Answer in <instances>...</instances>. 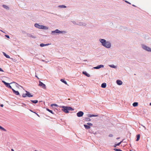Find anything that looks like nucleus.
<instances>
[{
  "instance_id": "40",
  "label": "nucleus",
  "mask_w": 151,
  "mask_h": 151,
  "mask_svg": "<svg viewBox=\"0 0 151 151\" xmlns=\"http://www.w3.org/2000/svg\"><path fill=\"white\" fill-rule=\"evenodd\" d=\"M26 93H25V95H26V97H27V96L28 97V94H27V91H26Z\"/></svg>"
},
{
  "instance_id": "51",
  "label": "nucleus",
  "mask_w": 151,
  "mask_h": 151,
  "mask_svg": "<svg viewBox=\"0 0 151 151\" xmlns=\"http://www.w3.org/2000/svg\"><path fill=\"white\" fill-rule=\"evenodd\" d=\"M12 151H14L13 149H11Z\"/></svg>"
},
{
  "instance_id": "49",
  "label": "nucleus",
  "mask_w": 151,
  "mask_h": 151,
  "mask_svg": "<svg viewBox=\"0 0 151 151\" xmlns=\"http://www.w3.org/2000/svg\"><path fill=\"white\" fill-rule=\"evenodd\" d=\"M117 145H116V144H115V145H114V147H116Z\"/></svg>"
},
{
  "instance_id": "33",
  "label": "nucleus",
  "mask_w": 151,
  "mask_h": 151,
  "mask_svg": "<svg viewBox=\"0 0 151 151\" xmlns=\"http://www.w3.org/2000/svg\"><path fill=\"white\" fill-rule=\"evenodd\" d=\"M71 22L73 23V24L77 25L78 23H77L76 21H72Z\"/></svg>"
},
{
  "instance_id": "14",
  "label": "nucleus",
  "mask_w": 151,
  "mask_h": 151,
  "mask_svg": "<svg viewBox=\"0 0 151 151\" xmlns=\"http://www.w3.org/2000/svg\"><path fill=\"white\" fill-rule=\"evenodd\" d=\"M2 82L7 87H8L9 86V84H10V83L6 82L5 81H2Z\"/></svg>"
},
{
  "instance_id": "50",
  "label": "nucleus",
  "mask_w": 151,
  "mask_h": 151,
  "mask_svg": "<svg viewBox=\"0 0 151 151\" xmlns=\"http://www.w3.org/2000/svg\"><path fill=\"white\" fill-rule=\"evenodd\" d=\"M119 138H120V137H117V138H116V139H119Z\"/></svg>"
},
{
  "instance_id": "59",
  "label": "nucleus",
  "mask_w": 151,
  "mask_h": 151,
  "mask_svg": "<svg viewBox=\"0 0 151 151\" xmlns=\"http://www.w3.org/2000/svg\"><path fill=\"white\" fill-rule=\"evenodd\" d=\"M68 100H70V99H68Z\"/></svg>"
},
{
  "instance_id": "20",
  "label": "nucleus",
  "mask_w": 151,
  "mask_h": 151,
  "mask_svg": "<svg viewBox=\"0 0 151 151\" xmlns=\"http://www.w3.org/2000/svg\"><path fill=\"white\" fill-rule=\"evenodd\" d=\"M67 33V32L66 31H61L59 30V33H62V34H65L66 33Z\"/></svg>"
},
{
  "instance_id": "5",
  "label": "nucleus",
  "mask_w": 151,
  "mask_h": 151,
  "mask_svg": "<svg viewBox=\"0 0 151 151\" xmlns=\"http://www.w3.org/2000/svg\"><path fill=\"white\" fill-rule=\"evenodd\" d=\"M26 34L27 35V36L32 37L33 39H35L36 38V37L35 36H34L33 35H34V34H30L28 33H26Z\"/></svg>"
},
{
  "instance_id": "56",
  "label": "nucleus",
  "mask_w": 151,
  "mask_h": 151,
  "mask_svg": "<svg viewBox=\"0 0 151 151\" xmlns=\"http://www.w3.org/2000/svg\"><path fill=\"white\" fill-rule=\"evenodd\" d=\"M150 106H151V102L150 103Z\"/></svg>"
},
{
  "instance_id": "2",
  "label": "nucleus",
  "mask_w": 151,
  "mask_h": 151,
  "mask_svg": "<svg viewBox=\"0 0 151 151\" xmlns=\"http://www.w3.org/2000/svg\"><path fill=\"white\" fill-rule=\"evenodd\" d=\"M60 107L63 108L62 110L65 113H68L69 111H73L74 110L73 108L70 107L62 106H60Z\"/></svg>"
},
{
  "instance_id": "47",
  "label": "nucleus",
  "mask_w": 151,
  "mask_h": 151,
  "mask_svg": "<svg viewBox=\"0 0 151 151\" xmlns=\"http://www.w3.org/2000/svg\"><path fill=\"white\" fill-rule=\"evenodd\" d=\"M34 113L36 114L38 116H39V115L38 114H37V113H36L35 112H34Z\"/></svg>"
},
{
  "instance_id": "34",
  "label": "nucleus",
  "mask_w": 151,
  "mask_h": 151,
  "mask_svg": "<svg viewBox=\"0 0 151 151\" xmlns=\"http://www.w3.org/2000/svg\"><path fill=\"white\" fill-rule=\"evenodd\" d=\"M45 44L43 43H41L40 44V46L41 47H43L45 46Z\"/></svg>"
},
{
  "instance_id": "61",
  "label": "nucleus",
  "mask_w": 151,
  "mask_h": 151,
  "mask_svg": "<svg viewBox=\"0 0 151 151\" xmlns=\"http://www.w3.org/2000/svg\"><path fill=\"white\" fill-rule=\"evenodd\" d=\"M16 84H17V85H19L17 83H16Z\"/></svg>"
},
{
  "instance_id": "18",
  "label": "nucleus",
  "mask_w": 151,
  "mask_h": 151,
  "mask_svg": "<svg viewBox=\"0 0 151 151\" xmlns=\"http://www.w3.org/2000/svg\"><path fill=\"white\" fill-rule=\"evenodd\" d=\"M106 86V83H102L101 85V87L103 88H105Z\"/></svg>"
},
{
  "instance_id": "35",
  "label": "nucleus",
  "mask_w": 151,
  "mask_h": 151,
  "mask_svg": "<svg viewBox=\"0 0 151 151\" xmlns=\"http://www.w3.org/2000/svg\"><path fill=\"white\" fill-rule=\"evenodd\" d=\"M58 106V105L56 104H52L51 105V106Z\"/></svg>"
},
{
  "instance_id": "41",
  "label": "nucleus",
  "mask_w": 151,
  "mask_h": 151,
  "mask_svg": "<svg viewBox=\"0 0 151 151\" xmlns=\"http://www.w3.org/2000/svg\"><path fill=\"white\" fill-rule=\"evenodd\" d=\"M51 44H45V46H48V45H50Z\"/></svg>"
},
{
  "instance_id": "22",
  "label": "nucleus",
  "mask_w": 151,
  "mask_h": 151,
  "mask_svg": "<svg viewBox=\"0 0 151 151\" xmlns=\"http://www.w3.org/2000/svg\"><path fill=\"white\" fill-rule=\"evenodd\" d=\"M137 139L136 140V141H138L139 140L140 138V135L139 134H137L136 136Z\"/></svg>"
},
{
  "instance_id": "31",
  "label": "nucleus",
  "mask_w": 151,
  "mask_h": 151,
  "mask_svg": "<svg viewBox=\"0 0 151 151\" xmlns=\"http://www.w3.org/2000/svg\"><path fill=\"white\" fill-rule=\"evenodd\" d=\"M124 139H123L122 141H121L119 142L117 144H116V145L119 146L120 145V144L123 142Z\"/></svg>"
},
{
  "instance_id": "46",
  "label": "nucleus",
  "mask_w": 151,
  "mask_h": 151,
  "mask_svg": "<svg viewBox=\"0 0 151 151\" xmlns=\"http://www.w3.org/2000/svg\"><path fill=\"white\" fill-rule=\"evenodd\" d=\"M22 104H23V105H24V106H26V104H24V103H22Z\"/></svg>"
},
{
  "instance_id": "15",
  "label": "nucleus",
  "mask_w": 151,
  "mask_h": 151,
  "mask_svg": "<svg viewBox=\"0 0 151 151\" xmlns=\"http://www.w3.org/2000/svg\"><path fill=\"white\" fill-rule=\"evenodd\" d=\"M83 74L88 77H89L90 76V75L88 74L86 71H83Z\"/></svg>"
},
{
  "instance_id": "55",
  "label": "nucleus",
  "mask_w": 151,
  "mask_h": 151,
  "mask_svg": "<svg viewBox=\"0 0 151 151\" xmlns=\"http://www.w3.org/2000/svg\"><path fill=\"white\" fill-rule=\"evenodd\" d=\"M132 6H136L134 5H132Z\"/></svg>"
},
{
  "instance_id": "57",
  "label": "nucleus",
  "mask_w": 151,
  "mask_h": 151,
  "mask_svg": "<svg viewBox=\"0 0 151 151\" xmlns=\"http://www.w3.org/2000/svg\"><path fill=\"white\" fill-rule=\"evenodd\" d=\"M28 101V102H30V101Z\"/></svg>"
},
{
  "instance_id": "16",
  "label": "nucleus",
  "mask_w": 151,
  "mask_h": 151,
  "mask_svg": "<svg viewBox=\"0 0 151 151\" xmlns=\"http://www.w3.org/2000/svg\"><path fill=\"white\" fill-rule=\"evenodd\" d=\"M2 6L3 8L9 10V7L7 5H3Z\"/></svg>"
},
{
  "instance_id": "11",
  "label": "nucleus",
  "mask_w": 151,
  "mask_h": 151,
  "mask_svg": "<svg viewBox=\"0 0 151 151\" xmlns=\"http://www.w3.org/2000/svg\"><path fill=\"white\" fill-rule=\"evenodd\" d=\"M12 91L16 95H20L18 91H16L14 89H12Z\"/></svg>"
},
{
  "instance_id": "37",
  "label": "nucleus",
  "mask_w": 151,
  "mask_h": 151,
  "mask_svg": "<svg viewBox=\"0 0 151 151\" xmlns=\"http://www.w3.org/2000/svg\"><path fill=\"white\" fill-rule=\"evenodd\" d=\"M22 96L23 98H25L26 97L25 93H23L22 95Z\"/></svg>"
},
{
  "instance_id": "62",
  "label": "nucleus",
  "mask_w": 151,
  "mask_h": 151,
  "mask_svg": "<svg viewBox=\"0 0 151 151\" xmlns=\"http://www.w3.org/2000/svg\"><path fill=\"white\" fill-rule=\"evenodd\" d=\"M35 151H37V150H35Z\"/></svg>"
},
{
  "instance_id": "23",
  "label": "nucleus",
  "mask_w": 151,
  "mask_h": 151,
  "mask_svg": "<svg viewBox=\"0 0 151 151\" xmlns=\"http://www.w3.org/2000/svg\"><path fill=\"white\" fill-rule=\"evenodd\" d=\"M132 105L134 107H136L138 105V103L137 102H134L133 104Z\"/></svg>"
},
{
  "instance_id": "25",
  "label": "nucleus",
  "mask_w": 151,
  "mask_h": 151,
  "mask_svg": "<svg viewBox=\"0 0 151 151\" xmlns=\"http://www.w3.org/2000/svg\"><path fill=\"white\" fill-rule=\"evenodd\" d=\"M60 81L65 84L66 85L67 84V83L66 81H65L64 79H62L60 80Z\"/></svg>"
},
{
  "instance_id": "32",
  "label": "nucleus",
  "mask_w": 151,
  "mask_h": 151,
  "mask_svg": "<svg viewBox=\"0 0 151 151\" xmlns=\"http://www.w3.org/2000/svg\"><path fill=\"white\" fill-rule=\"evenodd\" d=\"M87 124L88 125V126H89V127L92 126L93 125V124L92 123L89 122L88 123H87Z\"/></svg>"
},
{
  "instance_id": "28",
  "label": "nucleus",
  "mask_w": 151,
  "mask_h": 151,
  "mask_svg": "<svg viewBox=\"0 0 151 151\" xmlns=\"http://www.w3.org/2000/svg\"><path fill=\"white\" fill-rule=\"evenodd\" d=\"M60 8H66V6L64 5H59L58 6Z\"/></svg>"
},
{
  "instance_id": "27",
  "label": "nucleus",
  "mask_w": 151,
  "mask_h": 151,
  "mask_svg": "<svg viewBox=\"0 0 151 151\" xmlns=\"http://www.w3.org/2000/svg\"><path fill=\"white\" fill-rule=\"evenodd\" d=\"M109 66L110 67H111L112 68H116V66H115L113 64H112V65H109Z\"/></svg>"
},
{
  "instance_id": "24",
  "label": "nucleus",
  "mask_w": 151,
  "mask_h": 151,
  "mask_svg": "<svg viewBox=\"0 0 151 151\" xmlns=\"http://www.w3.org/2000/svg\"><path fill=\"white\" fill-rule=\"evenodd\" d=\"M30 101L34 104H36L38 102V101L37 100H30Z\"/></svg>"
},
{
  "instance_id": "9",
  "label": "nucleus",
  "mask_w": 151,
  "mask_h": 151,
  "mask_svg": "<svg viewBox=\"0 0 151 151\" xmlns=\"http://www.w3.org/2000/svg\"><path fill=\"white\" fill-rule=\"evenodd\" d=\"M104 67V65H99L96 67H95L93 68L95 69H99L101 68H103Z\"/></svg>"
},
{
  "instance_id": "8",
  "label": "nucleus",
  "mask_w": 151,
  "mask_h": 151,
  "mask_svg": "<svg viewBox=\"0 0 151 151\" xmlns=\"http://www.w3.org/2000/svg\"><path fill=\"white\" fill-rule=\"evenodd\" d=\"M77 25L80 26H85L87 24L86 23H83L82 22H79L78 23Z\"/></svg>"
},
{
  "instance_id": "12",
  "label": "nucleus",
  "mask_w": 151,
  "mask_h": 151,
  "mask_svg": "<svg viewBox=\"0 0 151 151\" xmlns=\"http://www.w3.org/2000/svg\"><path fill=\"white\" fill-rule=\"evenodd\" d=\"M116 83L119 85H121L122 84V81L119 80H117L116 81Z\"/></svg>"
},
{
  "instance_id": "13",
  "label": "nucleus",
  "mask_w": 151,
  "mask_h": 151,
  "mask_svg": "<svg viewBox=\"0 0 151 151\" xmlns=\"http://www.w3.org/2000/svg\"><path fill=\"white\" fill-rule=\"evenodd\" d=\"M55 33H59V30L56 29L55 30L52 31L51 32L52 35H54Z\"/></svg>"
},
{
  "instance_id": "58",
  "label": "nucleus",
  "mask_w": 151,
  "mask_h": 151,
  "mask_svg": "<svg viewBox=\"0 0 151 151\" xmlns=\"http://www.w3.org/2000/svg\"><path fill=\"white\" fill-rule=\"evenodd\" d=\"M1 32H3V31H2V30H1Z\"/></svg>"
},
{
  "instance_id": "4",
  "label": "nucleus",
  "mask_w": 151,
  "mask_h": 151,
  "mask_svg": "<svg viewBox=\"0 0 151 151\" xmlns=\"http://www.w3.org/2000/svg\"><path fill=\"white\" fill-rule=\"evenodd\" d=\"M142 48L148 52H151V48H150L143 44L142 45Z\"/></svg>"
},
{
  "instance_id": "26",
  "label": "nucleus",
  "mask_w": 151,
  "mask_h": 151,
  "mask_svg": "<svg viewBox=\"0 0 151 151\" xmlns=\"http://www.w3.org/2000/svg\"><path fill=\"white\" fill-rule=\"evenodd\" d=\"M85 120L86 121L89 122L91 121V119L89 118L86 117L85 118Z\"/></svg>"
},
{
  "instance_id": "21",
  "label": "nucleus",
  "mask_w": 151,
  "mask_h": 151,
  "mask_svg": "<svg viewBox=\"0 0 151 151\" xmlns=\"http://www.w3.org/2000/svg\"><path fill=\"white\" fill-rule=\"evenodd\" d=\"M27 94H28V97H32L33 96V95H32L29 92L27 91Z\"/></svg>"
},
{
  "instance_id": "38",
  "label": "nucleus",
  "mask_w": 151,
  "mask_h": 151,
  "mask_svg": "<svg viewBox=\"0 0 151 151\" xmlns=\"http://www.w3.org/2000/svg\"><path fill=\"white\" fill-rule=\"evenodd\" d=\"M109 136L110 137H113V135L111 134H110L109 135Z\"/></svg>"
},
{
  "instance_id": "53",
  "label": "nucleus",
  "mask_w": 151,
  "mask_h": 151,
  "mask_svg": "<svg viewBox=\"0 0 151 151\" xmlns=\"http://www.w3.org/2000/svg\"><path fill=\"white\" fill-rule=\"evenodd\" d=\"M49 62V61H45V62L46 63H47V62Z\"/></svg>"
},
{
  "instance_id": "19",
  "label": "nucleus",
  "mask_w": 151,
  "mask_h": 151,
  "mask_svg": "<svg viewBox=\"0 0 151 151\" xmlns=\"http://www.w3.org/2000/svg\"><path fill=\"white\" fill-rule=\"evenodd\" d=\"M3 53L4 55L6 57V58H10L9 56L6 54L4 52H3Z\"/></svg>"
},
{
  "instance_id": "39",
  "label": "nucleus",
  "mask_w": 151,
  "mask_h": 151,
  "mask_svg": "<svg viewBox=\"0 0 151 151\" xmlns=\"http://www.w3.org/2000/svg\"><path fill=\"white\" fill-rule=\"evenodd\" d=\"M5 36L7 38H9V35H5Z\"/></svg>"
},
{
  "instance_id": "52",
  "label": "nucleus",
  "mask_w": 151,
  "mask_h": 151,
  "mask_svg": "<svg viewBox=\"0 0 151 151\" xmlns=\"http://www.w3.org/2000/svg\"><path fill=\"white\" fill-rule=\"evenodd\" d=\"M15 83L14 82H13L11 83L10 84H12V83Z\"/></svg>"
},
{
  "instance_id": "48",
  "label": "nucleus",
  "mask_w": 151,
  "mask_h": 151,
  "mask_svg": "<svg viewBox=\"0 0 151 151\" xmlns=\"http://www.w3.org/2000/svg\"><path fill=\"white\" fill-rule=\"evenodd\" d=\"M41 61H43V62H45V60H42H42Z\"/></svg>"
},
{
  "instance_id": "17",
  "label": "nucleus",
  "mask_w": 151,
  "mask_h": 151,
  "mask_svg": "<svg viewBox=\"0 0 151 151\" xmlns=\"http://www.w3.org/2000/svg\"><path fill=\"white\" fill-rule=\"evenodd\" d=\"M84 126V127L85 129H90V127H89V126L88 125H86V124H84L83 125Z\"/></svg>"
},
{
  "instance_id": "54",
  "label": "nucleus",
  "mask_w": 151,
  "mask_h": 151,
  "mask_svg": "<svg viewBox=\"0 0 151 151\" xmlns=\"http://www.w3.org/2000/svg\"><path fill=\"white\" fill-rule=\"evenodd\" d=\"M143 126V127H144L145 128V129H146V127L145 126Z\"/></svg>"
},
{
  "instance_id": "42",
  "label": "nucleus",
  "mask_w": 151,
  "mask_h": 151,
  "mask_svg": "<svg viewBox=\"0 0 151 151\" xmlns=\"http://www.w3.org/2000/svg\"><path fill=\"white\" fill-rule=\"evenodd\" d=\"M0 71L1 72H4V70H3L1 68H0Z\"/></svg>"
},
{
  "instance_id": "44",
  "label": "nucleus",
  "mask_w": 151,
  "mask_h": 151,
  "mask_svg": "<svg viewBox=\"0 0 151 151\" xmlns=\"http://www.w3.org/2000/svg\"><path fill=\"white\" fill-rule=\"evenodd\" d=\"M0 106L1 107H3V106H4V105L2 104H1L0 105Z\"/></svg>"
},
{
  "instance_id": "3",
  "label": "nucleus",
  "mask_w": 151,
  "mask_h": 151,
  "mask_svg": "<svg viewBox=\"0 0 151 151\" xmlns=\"http://www.w3.org/2000/svg\"><path fill=\"white\" fill-rule=\"evenodd\" d=\"M35 27L39 29L47 30L48 29V27L42 25H40L36 23L34 24Z\"/></svg>"
},
{
  "instance_id": "36",
  "label": "nucleus",
  "mask_w": 151,
  "mask_h": 151,
  "mask_svg": "<svg viewBox=\"0 0 151 151\" xmlns=\"http://www.w3.org/2000/svg\"><path fill=\"white\" fill-rule=\"evenodd\" d=\"M8 88L12 89H12H13V88H12V86L10 85V84H9V86Z\"/></svg>"
},
{
  "instance_id": "45",
  "label": "nucleus",
  "mask_w": 151,
  "mask_h": 151,
  "mask_svg": "<svg viewBox=\"0 0 151 151\" xmlns=\"http://www.w3.org/2000/svg\"><path fill=\"white\" fill-rule=\"evenodd\" d=\"M29 111H31V112H33V113L35 112H34L32 110H31V109H30V110H29Z\"/></svg>"
},
{
  "instance_id": "29",
  "label": "nucleus",
  "mask_w": 151,
  "mask_h": 151,
  "mask_svg": "<svg viewBox=\"0 0 151 151\" xmlns=\"http://www.w3.org/2000/svg\"><path fill=\"white\" fill-rule=\"evenodd\" d=\"M46 110L48 111L49 112H50V113L53 114H54V113L51 110H50V109H48V108H47L46 109Z\"/></svg>"
},
{
  "instance_id": "60",
  "label": "nucleus",
  "mask_w": 151,
  "mask_h": 151,
  "mask_svg": "<svg viewBox=\"0 0 151 151\" xmlns=\"http://www.w3.org/2000/svg\"><path fill=\"white\" fill-rule=\"evenodd\" d=\"M36 77H37V78H38V77H37V76H36Z\"/></svg>"
},
{
  "instance_id": "1",
  "label": "nucleus",
  "mask_w": 151,
  "mask_h": 151,
  "mask_svg": "<svg viewBox=\"0 0 151 151\" xmlns=\"http://www.w3.org/2000/svg\"><path fill=\"white\" fill-rule=\"evenodd\" d=\"M99 41L101 43V45L106 48H109L111 47V44L109 41H106L103 39H100Z\"/></svg>"
},
{
  "instance_id": "10",
  "label": "nucleus",
  "mask_w": 151,
  "mask_h": 151,
  "mask_svg": "<svg viewBox=\"0 0 151 151\" xmlns=\"http://www.w3.org/2000/svg\"><path fill=\"white\" fill-rule=\"evenodd\" d=\"M87 116L88 117H96V116H98V115H97L91 114H87Z\"/></svg>"
},
{
  "instance_id": "7",
  "label": "nucleus",
  "mask_w": 151,
  "mask_h": 151,
  "mask_svg": "<svg viewBox=\"0 0 151 151\" xmlns=\"http://www.w3.org/2000/svg\"><path fill=\"white\" fill-rule=\"evenodd\" d=\"M84 114L83 112L82 111H79L76 114L77 116L78 117L82 116Z\"/></svg>"
},
{
  "instance_id": "43",
  "label": "nucleus",
  "mask_w": 151,
  "mask_h": 151,
  "mask_svg": "<svg viewBox=\"0 0 151 151\" xmlns=\"http://www.w3.org/2000/svg\"><path fill=\"white\" fill-rule=\"evenodd\" d=\"M125 2H126L127 3H128V4H131V3L130 2H129L128 1H125Z\"/></svg>"
},
{
  "instance_id": "30",
  "label": "nucleus",
  "mask_w": 151,
  "mask_h": 151,
  "mask_svg": "<svg viewBox=\"0 0 151 151\" xmlns=\"http://www.w3.org/2000/svg\"><path fill=\"white\" fill-rule=\"evenodd\" d=\"M0 129L4 131H6V129H5L4 128H3L2 127H1L0 126Z\"/></svg>"
},
{
  "instance_id": "6",
  "label": "nucleus",
  "mask_w": 151,
  "mask_h": 151,
  "mask_svg": "<svg viewBox=\"0 0 151 151\" xmlns=\"http://www.w3.org/2000/svg\"><path fill=\"white\" fill-rule=\"evenodd\" d=\"M39 85L44 89H46V88L45 85L40 81H39Z\"/></svg>"
}]
</instances>
